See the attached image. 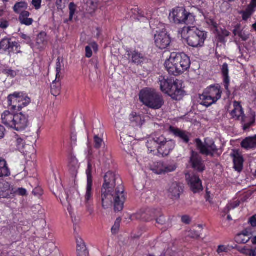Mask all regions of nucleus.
<instances>
[{"mask_svg":"<svg viewBox=\"0 0 256 256\" xmlns=\"http://www.w3.org/2000/svg\"><path fill=\"white\" fill-rule=\"evenodd\" d=\"M102 206L107 208L112 204L115 211L120 212L124 208L125 201L124 189L120 178L109 171L104 176V182L101 190Z\"/></svg>","mask_w":256,"mask_h":256,"instance_id":"1","label":"nucleus"},{"mask_svg":"<svg viewBox=\"0 0 256 256\" xmlns=\"http://www.w3.org/2000/svg\"><path fill=\"white\" fill-rule=\"evenodd\" d=\"M178 33L189 46L194 48L202 47L208 37L206 32L196 26H184Z\"/></svg>","mask_w":256,"mask_h":256,"instance_id":"2","label":"nucleus"},{"mask_svg":"<svg viewBox=\"0 0 256 256\" xmlns=\"http://www.w3.org/2000/svg\"><path fill=\"white\" fill-rule=\"evenodd\" d=\"M190 64V58L186 54L172 52L165 62L164 66L169 74L178 76L186 70Z\"/></svg>","mask_w":256,"mask_h":256,"instance_id":"3","label":"nucleus"},{"mask_svg":"<svg viewBox=\"0 0 256 256\" xmlns=\"http://www.w3.org/2000/svg\"><path fill=\"white\" fill-rule=\"evenodd\" d=\"M2 122L5 126L17 131L25 129L28 126V116L22 113L14 114L6 110L2 114Z\"/></svg>","mask_w":256,"mask_h":256,"instance_id":"4","label":"nucleus"},{"mask_svg":"<svg viewBox=\"0 0 256 256\" xmlns=\"http://www.w3.org/2000/svg\"><path fill=\"white\" fill-rule=\"evenodd\" d=\"M139 98L144 104L154 110L160 109L164 104L162 96L154 90L146 89L141 90Z\"/></svg>","mask_w":256,"mask_h":256,"instance_id":"5","label":"nucleus"},{"mask_svg":"<svg viewBox=\"0 0 256 256\" xmlns=\"http://www.w3.org/2000/svg\"><path fill=\"white\" fill-rule=\"evenodd\" d=\"M222 94L220 86H210L200 96V104L206 107L210 106L221 98Z\"/></svg>","mask_w":256,"mask_h":256,"instance_id":"6","label":"nucleus"},{"mask_svg":"<svg viewBox=\"0 0 256 256\" xmlns=\"http://www.w3.org/2000/svg\"><path fill=\"white\" fill-rule=\"evenodd\" d=\"M169 18L176 24H194L195 16L182 8L178 7L174 9L169 14Z\"/></svg>","mask_w":256,"mask_h":256,"instance_id":"7","label":"nucleus"},{"mask_svg":"<svg viewBox=\"0 0 256 256\" xmlns=\"http://www.w3.org/2000/svg\"><path fill=\"white\" fill-rule=\"evenodd\" d=\"M9 105L15 110H20L23 108L28 106L30 98L23 92H16L8 96Z\"/></svg>","mask_w":256,"mask_h":256,"instance_id":"8","label":"nucleus"},{"mask_svg":"<svg viewBox=\"0 0 256 256\" xmlns=\"http://www.w3.org/2000/svg\"><path fill=\"white\" fill-rule=\"evenodd\" d=\"M234 109L232 110L230 114L232 117L236 120H240L243 124V129H248L254 122V118H250L244 116L243 109L238 102L234 101L233 104Z\"/></svg>","mask_w":256,"mask_h":256,"instance_id":"9","label":"nucleus"},{"mask_svg":"<svg viewBox=\"0 0 256 256\" xmlns=\"http://www.w3.org/2000/svg\"><path fill=\"white\" fill-rule=\"evenodd\" d=\"M92 166L89 162L88 166V168L86 170V174L87 176V184L86 188V192L84 196L86 208V211L92 215L94 212V208L90 204L89 200L92 198Z\"/></svg>","mask_w":256,"mask_h":256,"instance_id":"10","label":"nucleus"},{"mask_svg":"<svg viewBox=\"0 0 256 256\" xmlns=\"http://www.w3.org/2000/svg\"><path fill=\"white\" fill-rule=\"evenodd\" d=\"M196 144L197 148L203 154L212 156L218 151L217 147L212 140L206 138L204 144L200 139H196Z\"/></svg>","mask_w":256,"mask_h":256,"instance_id":"11","label":"nucleus"},{"mask_svg":"<svg viewBox=\"0 0 256 256\" xmlns=\"http://www.w3.org/2000/svg\"><path fill=\"white\" fill-rule=\"evenodd\" d=\"M159 140L158 153L164 156H166L175 148L176 144L172 140H167L163 135H160Z\"/></svg>","mask_w":256,"mask_h":256,"instance_id":"12","label":"nucleus"},{"mask_svg":"<svg viewBox=\"0 0 256 256\" xmlns=\"http://www.w3.org/2000/svg\"><path fill=\"white\" fill-rule=\"evenodd\" d=\"M156 46L160 49L166 48L170 43V38L165 30L157 32L154 36Z\"/></svg>","mask_w":256,"mask_h":256,"instance_id":"13","label":"nucleus"},{"mask_svg":"<svg viewBox=\"0 0 256 256\" xmlns=\"http://www.w3.org/2000/svg\"><path fill=\"white\" fill-rule=\"evenodd\" d=\"M167 94L173 99L180 100L184 95L182 82L178 80L174 81Z\"/></svg>","mask_w":256,"mask_h":256,"instance_id":"14","label":"nucleus"},{"mask_svg":"<svg viewBox=\"0 0 256 256\" xmlns=\"http://www.w3.org/2000/svg\"><path fill=\"white\" fill-rule=\"evenodd\" d=\"M0 50L6 51L8 50L10 52L18 53L20 52V46L16 42H11L8 38H4L0 42Z\"/></svg>","mask_w":256,"mask_h":256,"instance_id":"15","label":"nucleus"},{"mask_svg":"<svg viewBox=\"0 0 256 256\" xmlns=\"http://www.w3.org/2000/svg\"><path fill=\"white\" fill-rule=\"evenodd\" d=\"M186 179L192 190L194 192L196 193L202 190V182L198 176L196 175L190 176L189 174H186Z\"/></svg>","mask_w":256,"mask_h":256,"instance_id":"16","label":"nucleus"},{"mask_svg":"<svg viewBox=\"0 0 256 256\" xmlns=\"http://www.w3.org/2000/svg\"><path fill=\"white\" fill-rule=\"evenodd\" d=\"M190 164L192 168L196 170L202 172L204 170L205 166L201 157L194 151L192 152Z\"/></svg>","mask_w":256,"mask_h":256,"instance_id":"17","label":"nucleus"},{"mask_svg":"<svg viewBox=\"0 0 256 256\" xmlns=\"http://www.w3.org/2000/svg\"><path fill=\"white\" fill-rule=\"evenodd\" d=\"M14 196V189L5 181L0 182V198H11Z\"/></svg>","mask_w":256,"mask_h":256,"instance_id":"18","label":"nucleus"},{"mask_svg":"<svg viewBox=\"0 0 256 256\" xmlns=\"http://www.w3.org/2000/svg\"><path fill=\"white\" fill-rule=\"evenodd\" d=\"M182 192V187L176 182L171 184L168 190V196L174 200H178Z\"/></svg>","mask_w":256,"mask_h":256,"instance_id":"19","label":"nucleus"},{"mask_svg":"<svg viewBox=\"0 0 256 256\" xmlns=\"http://www.w3.org/2000/svg\"><path fill=\"white\" fill-rule=\"evenodd\" d=\"M231 157L233 158L234 169L240 172L243 168L244 160L242 156L238 150H234L230 154Z\"/></svg>","mask_w":256,"mask_h":256,"instance_id":"20","label":"nucleus"},{"mask_svg":"<svg viewBox=\"0 0 256 256\" xmlns=\"http://www.w3.org/2000/svg\"><path fill=\"white\" fill-rule=\"evenodd\" d=\"M160 134H156L149 137L147 140L146 146L150 152H154L156 150L158 152L159 140Z\"/></svg>","mask_w":256,"mask_h":256,"instance_id":"21","label":"nucleus"},{"mask_svg":"<svg viewBox=\"0 0 256 256\" xmlns=\"http://www.w3.org/2000/svg\"><path fill=\"white\" fill-rule=\"evenodd\" d=\"M250 3L248 4L244 10L240 12L242 20H246L250 18L256 10V0H249Z\"/></svg>","mask_w":256,"mask_h":256,"instance_id":"22","label":"nucleus"},{"mask_svg":"<svg viewBox=\"0 0 256 256\" xmlns=\"http://www.w3.org/2000/svg\"><path fill=\"white\" fill-rule=\"evenodd\" d=\"M56 248V246L54 240L50 239L41 247L40 250V253L42 256H48L51 254Z\"/></svg>","mask_w":256,"mask_h":256,"instance_id":"23","label":"nucleus"},{"mask_svg":"<svg viewBox=\"0 0 256 256\" xmlns=\"http://www.w3.org/2000/svg\"><path fill=\"white\" fill-rule=\"evenodd\" d=\"M234 36H238L242 41L246 42L250 38V34L248 32L242 28L240 24L236 25L232 30Z\"/></svg>","mask_w":256,"mask_h":256,"instance_id":"24","label":"nucleus"},{"mask_svg":"<svg viewBox=\"0 0 256 256\" xmlns=\"http://www.w3.org/2000/svg\"><path fill=\"white\" fill-rule=\"evenodd\" d=\"M156 216V212L154 210H146V212L140 211L136 214L133 216L137 220H149L152 219Z\"/></svg>","mask_w":256,"mask_h":256,"instance_id":"25","label":"nucleus"},{"mask_svg":"<svg viewBox=\"0 0 256 256\" xmlns=\"http://www.w3.org/2000/svg\"><path fill=\"white\" fill-rule=\"evenodd\" d=\"M169 130L174 136L182 139L184 142L188 143L189 142L190 134L188 132L172 126L170 127Z\"/></svg>","mask_w":256,"mask_h":256,"instance_id":"26","label":"nucleus"},{"mask_svg":"<svg viewBox=\"0 0 256 256\" xmlns=\"http://www.w3.org/2000/svg\"><path fill=\"white\" fill-rule=\"evenodd\" d=\"M221 72L223 78V82L225 89L228 91L230 82V77L229 76V69L228 64L226 63L224 64L221 66Z\"/></svg>","mask_w":256,"mask_h":256,"instance_id":"27","label":"nucleus"},{"mask_svg":"<svg viewBox=\"0 0 256 256\" xmlns=\"http://www.w3.org/2000/svg\"><path fill=\"white\" fill-rule=\"evenodd\" d=\"M173 81L168 79L165 76H160L158 78V83L160 86L161 90L165 93L168 94L170 88Z\"/></svg>","mask_w":256,"mask_h":256,"instance_id":"28","label":"nucleus"},{"mask_svg":"<svg viewBox=\"0 0 256 256\" xmlns=\"http://www.w3.org/2000/svg\"><path fill=\"white\" fill-rule=\"evenodd\" d=\"M129 119L132 126H140L144 122V118L136 112H132Z\"/></svg>","mask_w":256,"mask_h":256,"instance_id":"29","label":"nucleus"},{"mask_svg":"<svg viewBox=\"0 0 256 256\" xmlns=\"http://www.w3.org/2000/svg\"><path fill=\"white\" fill-rule=\"evenodd\" d=\"M241 146L246 150L256 148V136L244 140L241 142Z\"/></svg>","mask_w":256,"mask_h":256,"instance_id":"30","label":"nucleus"},{"mask_svg":"<svg viewBox=\"0 0 256 256\" xmlns=\"http://www.w3.org/2000/svg\"><path fill=\"white\" fill-rule=\"evenodd\" d=\"M10 174V171L5 159L0 158V178L8 176Z\"/></svg>","mask_w":256,"mask_h":256,"instance_id":"31","label":"nucleus"},{"mask_svg":"<svg viewBox=\"0 0 256 256\" xmlns=\"http://www.w3.org/2000/svg\"><path fill=\"white\" fill-rule=\"evenodd\" d=\"M30 15V14L28 11L22 12L19 16V20L20 23L26 26L32 24L34 20L31 18H29Z\"/></svg>","mask_w":256,"mask_h":256,"instance_id":"32","label":"nucleus"},{"mask_svg":"<svg viewBox=\"0 0 256 256\" xmlns=\"http://www.w3.org/2000/svg\"><path fill=\"white\" fill-rule=\"evenodd\" d=\"M76 252L78 256H88V252L85 243L82 240L77 242Z\"/></svg>","mask_w":256,"mask_h":256,"instance_id":"33","label":"nucleus"},{"mask_svg":"<svg viewBox=\"0 0 256 256\" xmlns=\"http://www.w3.org/2000/svg\"><path fill=\"white\" fill-rule=\"evenodd\" d=\"M128 56L131 58L132 62L138 64L143 62L145 60L142 54L136 51L131 52Z\"/></svg>","mask_w":256,"mask_h":256,"instance_id":"34","label":"nucleus"},{"mask_svg":"<svg viewBox=\"0 0 256 256\" xmlns=\"http://www.w3.org/2000/svg\"><path fill=\"white\" fill-rule=\"evenodd\" d=\"M236 250L240 253L246 256H256V248H252L244 246L243 247H237Z\"/></svg>","mask_w":256,"mask_h":256,"instance_id":"35","label":"nucleus"},{"mask_svg":"<svg viewBox=\"0 0 256 256\" xmlns=\"http://www.w3.org/2000/svg\"><path fill=\"white\" fill-rule=\"evenodd\" d=\"M250 240V238L248 236V232L239 234L235 238L236 242L238 244H246Z\"/></svg>","mask_w":256,"mask_h":256,"instance_id":"36","label":"nucleus"},{"mask_svg":"<svg viewBox=\"0 0 256 256\" xmlns=\"http://www.w3.org/2000/svg\"><path fill=\"white\" fill-rule=\"evenodd\" d=\"M14 141L17 149L24 152L25 147V142L24 140L18 135H15L14 137Z\"/></svg>","mask_w":256,"mask_h":256,"instance_id":"37","label":"nucleus"},{"mask_svg":"<svg viewBox=\"0 0 256 256\" xmlns=\"http://www.w3.org/2000/svg\"><path fill=\"white\" fill-rule=\"evenodd\" d=\"M48 38L46 33L42 32L39 34L36 38V44L40 46H43L47 44Z\"/></svg>","mask_w":256,"mask_h":256,"instance_id":"38","label":"nucleus"},{"mask_svg":"<svg viewBox=\"0 0 256 256\" xmlns=\"http://www.w3.org/2000/svg\"><path fill=\"white\" fill-rule=\"evenodd\" d=\"M60 80H55L51 85V92L54 96H57L60 94Z\"/></svg>","mask_w":256,"mask_h":256,"instance_id":"39","label":"nucleus"},{"mask_svg":"<svg viewBox=\"0 0 256 256\" xmlns=\"http://www.w3.org/2000/svg\"><path fill=\"white\" fill-rule=\"evenodd\" d=\"M110 158V154L107 148H104L99 152V160L104 163H106Z\"/></svg>","mask_w":256,"mask_h":256,"instance_id":"40","label":"nucleus"},{"mask_svg":"<svg viewBox=\"0 0 256 256\" xmlns=\"http://www.w3.org/2000/svg\"><path fill=\"white\" fill-rule=\"evenodd\" d=\"M28 7V4L25 2L22 1V2H16L14 4V6L13 8V9H14V11L15 12L18 14L20 12H22L23 11H25L24 10L27 9Z\"/></svg>","mask_w":256,"mask_h":256,"instance_id":"41","label":"nucleus"},{"mask_svg":"<svg viewBox=\"0 0 256 256\" xmlns=\"http://www.w3.org/2000/svg\"><path fill=\"white\" fill-rule=\"evenodd\" d=\"M56 196H58L61 202L63 204L66 205L70 203L68 192L64 190L62 192H58L57 194H55Z\"/></svg>","mask_w":256,"mask_h":256,"instance_id":"42","label":"nucleus"},{"mask_svg":"<svg viewBox=\"0 0 256 256\" xmlns=\"http://www.w3.org/2000/svg\"><path fill=\"white\" fill-rule=\"evenodd\" d=\"M63 66H64V64H63L62 59L60 58H58V59L56 60V80H59L60 79V77L62 76L61 70H62V68L63 67Z\"/></svg>","mask_w":256,"mask_h":256,"instance_id":"43","label":"nucleus"},{"mask_svg":"<svg viewBox=\"0 0 256 256\" xmlns=\"http://www.w3.org/2000/svg\"><path fill=\"white\" fill-rule=\"evenodd\" d=\"M94 147L96 149H99L104 146V142L102 136L95 134L94 137Z\"/></svg>","mask_w":256,"mask_h":256,"instance_id":"44","label":"nucleus"},{"mask_svg":"<svg viewBox=\"0 0 256 256\" xmlns=\"http://www.w3.org/2000/svg\"><path fill=\"white\" fill-rule=\"evenodd\" d=\"M164 174L174 172L177 168L175 164H163Z\"/></svg>","mask_w":256,"mask_h":256,"instance_id":"45","label":"nucleus"},{"mask_svg":"<svg viewBox=\"0 0 256 256\" xmlns=\"http://www.w3.org/2000/svg\"><path fill=\"white\" fill-rule=\"evenodd\" d=\"M154 172L158 174H164V166L162 162H158L152 168Z\"/></svg>","mask_w":256,"mask_h":256,"instance_id":"46","label":"nucleus"},{"mask_svg":"<svg viewBox=\"0 0 256 256\" xmlns=\"http://www.w3.org/2000/svg\"><path fill=\"white\" fill-rule=\"evenodd\" d=\"M69 168L72 172H76L79 168V164L77 160L72 158L69 164Z\"/></svg>","mask_w":256,"mask_h":256,"instance_id":"47","label":"nucleus"},{"mask_svg":"<svg viewBox=\"0 0 256 256\" xmlns=\"http://www.w3.org/2000/svg\"><path fill=\"white\" fill-rule=\"evenodd\" d=\"M3 72L8 76H10L13 78L16 76L18 72L12 70L11 68H6L4 70Z\"/></svg>","mask_w":256,"mask_h":256,"instance_id":"48","label":"nucleus"},{"mask_svg":"<svg viewBox=\"0 0 256 256\" xmlns=\"http://www.w3.org/2000/svg\"><path fill=\"white\" fill-rule=\"evenodd\" d=\"M70 10V17L69 20H72L73 18V16L75 14L76 10V6L73 2L70 3L69 5Z\"/></svg>","mask_w":256,"mask_h":256,"instance_id":"49","label":"nucleus"},{"mask_svg":"<svg viewBox=\"0 0 256 256\" xmlns=\"http://www.w3.org/2000/svg\"><path fill=\"white\" fill-rule=\"evenodd\" d=\"M230 34V32L226 30H222L221 32L219 34L218 36L219 39L221 42L224 41V38L225 37H227L229 36Z\"/></svg>","mask_w":256,"mask_h":256,"instance_id":"50","label":"nucleus"},{"mask_svg":"<svg viewBox=\"0 0 256 256\" xmlns=\"http://www.w3.org/2000/svg\"><path fill=\"white\" fill-rule=\"evenodd\" d=\"M240 204V202L239 200H236L232 202H231L228 204L226 208H228V210L229 211L232 209H234L236 208L239 206Z\"/></svg>","mask_w":256,"mask_h":256,"instance_id":"51","label":"nucleus"},{"mask_svg":"<svg viewBox=\"0 0 256 256\" xmlns=\"http://www.w3.org/2000/svg\"><path fill=\"white\" fill-rule=\"evenodd\" d=\"M17 194L20 196H24L27 194L26 190L24 188H18L16 190H14V194Z\"/></svg>","mask_w":256,"mask_h":256,"instance_id":"52","label":"nucleus"},{"mask_svg":"<svg viewBox=\"0 0 256 256\" xmlns=\"http://www.w3.org/2000/svg\"><path fill=\"white\" fill-rule=\"evenodd\" d=\"M42 0H32V4L36 10H39L41 7Z\"/></svg>","mask_w":256,"mask_h":256,"instance_id":"53","label":"nucleus"},{"mask_svg":"<svg viewBox=\"0 0 256 256\" xmlns=\"http://www.w3.org/2000/svg\"><path fill=\"white\" fill-rule=\"evenodd\" d=\"M188 236L192 238H198L200 236V234L196 230H190L189 232Z\"/></svg>","mask_w":256,"mask_h":256,"instance_id":"54","label":"nucleus"},{"mask_svg":"<svg viewBox=\"0 0 256 256\" xmlns=\"http://www.w3.org/2000/svg\"><path fill=\"white\" fill-rule=\"evenodd\" d=\"M120 220H116L114 226L112 228V231L113 233H116L120 227Z\"/></svg>","mask_w":256,"mask_h":256,"instance_id":"55","label":"nucleus"},{"mask_svg":"<svg viewBox=\"0 0 256 256\" xmlns=\"http://www.w3.org/2000/svg\"><path fill=\"white\" fill-rule=\"evenodd\" d=\"M32 194L36 196H41L42 194V190L40 187L36 188L32 191Z\"/></svg>","mask_w":256,"mask_h":256,"instance_id":"56","label":"nucleus"},{"mask_svg":"<svg viewBox=\"0 0 256 256\" xmlns=\"http://www.w3.org/2000/svg\"><path fill=\"white\" fill-rule=\"evenodd\" d=\"M20 37L25 40V42L27 44H30L32 42V39L31 38L24 34H20Z\"/></svg>","mask_w":256,"mask_h":256,"instance_id":"57","label":"nucleus"},{"mask_svg":"<svg viewBox=\"0 0 256 256\" xmlns=\"http://www.w3.org/2000/svg\"><path fill=\"white\" fill-rule=\"evenodd\" d=\"M182 221L183 223L188 224H190L191 222V218H190L188 216H183L182 217Z\"/></svg>","mask_w":256,"mask_h":256,"instance_id":"58","label":"nucleus"},{"mask_svg":"<svg viewBox=\"0 0 256 256\" xmlns=\"http://www.w3.org/2000/svg\"><path fill=\"white\" fill-rule=\"evenodd\" d=\"M92 55V48L90 46H87L86 47V57L90 58Z\"/></svg>","mask_w":256,"mask_h":256,"instance_id":"59","label":"nucleus"},{"mask_svg":"<svg viewBox=\"0 0 256 256\" xmlns=\"http://www.w3.org/2000/svg\"><path fill=\"white\" fill-rule=\"evenodd\" d=\"M249 222L252 226H256V214L253 216L249 220Z\"/></svg>","mask_w":256,"mask_h":256,"instance_id":"60","label":"nucleus"},{"mask_svg":"<svg viewBox=\"0 0 256 256\" xmlns=\"http://www.w3.org/2000/svg\"><path fill=\"white\" fill-rule=\"evenodd\" d=\"M228 248L226 246H220L217 250V252L218 254H220L222 252H226Z\"/></svg>","mask_w":256,"mask_h":256,"instance_id":"61","label":"nucleus"},{"mask_svg":"<svg viewBox=\"0 0 256 256\" xmlns=\"http://www.w3.org/2000/svg\"><path fill=\"white\" fill-rule=\"evenodd\" d=\"M4 128L0 124V140L4 138Z\"/></svg>","mask_w":256,"mask_h":256,"instance_id":"62","label":"nucleus"},{"mask_svg":"<svg viewBox=\"0 0 256 256\" xmlns=\"http://www.w3.org/2000/svg\"><path fill=\"white\" fill-rule=\"evenodd\" d=\"M165 221H166V220H165L163 216H160L158 218L156 219L157 223H158L160 224H164Z\"/></svg>","mask_w":256,"mask_h":256,"instance_id":"63","label":"nucleus"},{"mask_svg":"<svg viewBox=\"0 0 256 256\" xmlns=\"http://www.w3.org/2000/svg\"><path fill=\"white\" fill-rule=\"evenodd\" d=\"M8 26L7 22H2L0 24V27L2 28H6Z\"/></svg>","mask_w":256,"mask_h":256,"instance_id":"64","label":"nucleus"}]
</instances>
